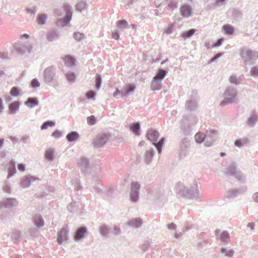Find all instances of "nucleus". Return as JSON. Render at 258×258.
<instances>
[{"label": "nucleus", "mask_w": 258, "mask_h": 258, "mask_svg": "<svg viewBox=\"0 0 258 258\" xmlns=\"http://www.w3.org/2000/svg\"><path fill=\"white\" fill-rule=\"evenodd\" d=\"M87 233L88 229L86 227L77 229L74 235V240L76 241L82 240Z\"/></svg>", "instance_id": "14"}, {"label": "nucleus", "mask_w": 258, "mask_h": 258, "mask_svg": "<svg viewBox=\"0 0 258 258\" xmlns=\"http://www.w3.org/2000/svg\"><path fill=\"white\" fill-rule=\"evenodd\" d=\"M44 156L47 161H52L54 158V150L52 148H49L47 149L44 154Z\"/></svg>", "instance_id": "38"}, {"label": "nucleus", "mask_w": 258, "mask_h": 258, "mask_svg": "<svg viewBox=\"0 0 258 258\" xmlns=\"http://www.w3.org/2000/svg\"><path fill=\"white\" fill-rule=\"evenodd\" d=\"M63 61L66 66L72 67L76 64V59L75 57L70 55H66L63 57Z\"/></svg>", "instance_id": "25"}, {"label": "nucleus", "mask_w": 258, "mask_h": 258, "mask_svg": "<svg viewBox=\"0 0 258 258\" xmlns=\"http://www.w3.org/2000/svg\"><path fill=\"white\" fill-rule=\"evenodd\" d=\"M247 190V187L245 186H242L239 188H234L229 190L227 193V197L229 199L233 198L237 196L239 194H243Z\"/></svg>", "instance_id": "18"}, {"label": "nucleus", "mask_w": 258, "mask_h": 258, "mask_svg": "<svg viewBox=\"0 0 258 258\" xmlns=\"http://www.w3.org/2000/svg\"><path fill=\"white\" fill-rule=\"evenodd\" d=\"M14 47L17 53L21 55H23L27 52L30 53L32 49V44L29 43L26 44L22 42L17 43L14 45Z\"/></svg>", "instance_id": "7"}, {"label": "nucleus", "mask_w": 258, "mask_h": 258, "mask_svg": "<svg viewBox=\"0 0 258 258\" xmlns=\"http://www.w3.org/2000/svg\"><path fill=\"white\" fill-rule=\"evenodd\" d=\"M110 232L113 233L115 235H119L121 234V231L119 227L114 225L111 227Z\"/></svg>", "instance_id": "60"}, {"label": "nucleus", "mask_w": 258, "mask_h": 258, "mask_svg": "<svg viewBox=\"0 0 258 258\" xmlns=\"http://www.w3.org/2000/svg\"><path fill=\"white\" fill-rule=\"evenodd\" d=\"M175 29L176 28L175 27L174 24H170L167 27L164 29V32L168 35L171 34L173 31L175 30Z\"/></svg>", "instance_id": "54"}, {"label": "nucleus", "mask_w": 258, "mask_h": 258, "mask_svg": "<svg viewBox=\"0 0 258 258\" xmlns=\"http://www.w3.org/2000/svg\"><path fill=\"white\" fill-rule=\"evenodd\" d=\"M142 224V220L140 218H132L127 221L126 224L128 226L135 228L141 227Z\"/></svg>", "instance_id": "20"}, {"label": "nucleus", "mask_w": 258, "mask_h": 258, "mask_svg": "<svg viewBox=\"0 0 258 258\" xmlns=\"http://www.w3.org/2000/svg\"><path fill=\"white\" fill-rule=\"evenodd\" d=\"M197 31V29L192 28L187 31L183 32L181 33V36L184 39H186L191 38Z\"/></svg>", "instance_id": "41"}, {"label": "nucleus", "mask_w": 258, "mask_h": 258, "mask_svg": "<svg viewBox=\"0 0 258 258\" xmlns=\"http://www.w3.org/2000/svg\"><path fill=\"white\" fill-rule=\"evenodd\" d=\"M178 1L175 2L172 0H170L169 4L167 5L166 8L168 10H174L177 8Z\"/></svg>", "instance_id": "58"}, {"label": "nucleus", "mask_w": 258, "mask_h": 258, "mask_svg": "<svg viewBox=\"0 0 258 258\" xmlns=\"http://www.w3.org/2000/svg\"><path fill=\"white\" fill-rule=\"evenodd\" d=\"M222 29L224 33L227 35H233L235 30L234 27L230 24L224 25Z\"/></svg>", "instance_id": "39"}, {"label": "nucleus", "mask_w": 258, "mask_h": 258, "mask_svg": "<svg viewBox=\"0 0 258 258\" xmlns=\"http://www.w3.org/2000/svg\"><path fill=\"white\" fill-rule=\"evenodd\" d=\"M11 238L14 243H19L21 240V233L20 231L16 230L12 233Z\"/></svg>", "instance_id": "46"}, {"label": "nucleus", "mask_w": 258, "mask_h": 258, "mask_svg": "<svg viewBox=\"0 0 258 258\" xmlns=\"http://www.w3.org/2000/svg\"><path fill=\"white\" fill-rule=\"evenodd\" d=\"M40 85V83H39L38 80L37 78L33 79L30 84V87L32 88H37L39 87Z\"/></svg>", "instance_id": "57"}, {"label": "nucleus", "mask_w": 258, "mask_h": 258, "mask_svg": "<svg viewBox=\"0 0 258 258\" xmlns=\"http://www.w3.org/2000/svg\"><path fill=\"white\" fill-rule=\"evenodd\" d=\"M179 193L182 196L190 200L200 199V191L196 182L194 183V186L190 187L184 186L180 188Z\"/></svg>", "instance_id": "1"}, {"label": "nucleus", "mask_w": 258, "mask_h": 258, "mask_svg": "<svg viewBox=\"0 0 258 258\" xmlns=\"http://www.w3.org/2000/svg\"><path fill=\"white\" fill-rule=\"evenodd\" d=\"M79 138V134L76 131H71L69 132L66 136L67 141L70 143L77 141Z\"/></svg>", "instance_id": "29"}, {"label": "nucleus", "mask_w": 258, "mask_h": 258, "mask_svg": "<svg viewBox=\"0 0 258 258\" xmlns=\"http://www.w3.org/2000/svg\"><path fill=\"white\" fill-rule=\"evenodd\" d=\"M95 88L96 89H99L102 85V79L100 74H97L95 76Z\"/></svg>", "instance_id": "47"}, {"label": "nucleus", "mask_w": 258, "mask_h": 258, "mask_svg": "<svg viewBox=\"0 0 258 258\" xmlns=\"http://www.w3.org/2000/svg\"><path fill=\"white\" fill-rule=\"evenodd\" d=\"M78 205L76 202H72L67 207L68 210L71 213H75L77 211Z\"/></svg>", "instance_id": "52"}, {"label": "nucleus", "mask_w": 258, "mask_h": 258, "mask_svg": "<svg viewBox=\"0 0 258 258\" xmlns=\"http://www.w3.org/2000/svg\"><path fill=\"white\" fill-rule=\"evenodd\" d=\"M258 121V114L256 110H253L247 120V124L250 127L254 126Z\"/></svg>", "instance_id": "23"}, {"label": "nucleus", "mask_w": 258, "mask_h": 258, "mask_svg": "<svg viewBox=\"0 0 258 258\" xmlns=\"http://www.w3.org/2000/svg\"><path fill=\"white\" fill-rule=\"evenodd\" d=\"M232 15L235 19H239L241 18V13L239 10L234 9L233 11Z\"/></svg>", "instance_id": "64"}, {"label": "nucleus", "mask_w": 258, "mask_h": 258, "mask_svg": "<svg viewBox=\"0 0 258 258\" xmlns=\"http://www.w3.org/2000/svg\"><path fill=\"white\" fill-rule=\"evenodd\" d=\"M251 76L253 77H258V66L253 67L250 71Z\"/></svg>", "instance_id": "62"}, {"label": "nucleus", "mask_w": 258, "mask_h": 258, "mask_svg": "<svg viewBox=\"0 0 258 258\" xmlns=\"http://www.w3.org/2000/svg\"><path fill=\"white\" fill-rule=\"evenodd\" d=\"M8 165L7 178H10L16 173V162L14 160H11Z\"/></svg>", "instance_id": "24"}, {"label": "nucleus", "mask_w": 258, "mask_h": 258, "mask_svg": "<svg viewBox=\"0 0 258 258\" xmlns=\"http://www.w3.org/2000/svg\"><path fill=\"white\" fill-rule=\"evenodd\" d=\"M198 122V119L194 115H190L184 117L181 122V130L185 136H188L191 132V125L196 124Z\"/></svg>", "instance_id": "3"}, {"label": "nucleus", "mask_w": 258, "mask_h": 258, "mask_svg": "<svg viewBox=\"0 0 258 258\" xmlns=\"http://www.w3.org/2000/svg\"><path fill=\"white\" fill-rule=\"evenodd\" d=\"M248 142V139L245 138L243 139H237L234 142V145L236 147L240 148L242 147L244 145L246 144Z\"/></svg>", "instance_id": "48"}, {"label": "nucleus", "mask_w": 258, "mask_h": 258, "mask_svg": "<svg viewBox=\"0 0 258 258\" xmlns=\"http://www.w3.org/2000/svg\"><path fill=\"white\" fill-rule=\"evenodd\" d=\"M165 137H163L161 138L159 140H158L156 142V144H154V146L156 148L158 153L159 154H161L162 150V147L165 144Z\"/></svg>", "instance_id": "33"}, {"label": "nucleus", "mask_w": 258, "mask_h": 258, "mask_svg": "<svg viewBox=\"0 0 258 258\" xmlns=\"http://www.w3.org/2000/svg\"><path fill=\"white\" fill-rule=\"evenodd\" d=\"M214 137L210 135H206L205 136V144L206 147H210L212 145L214 140Z\"/></svg>", "instance_id": "53"}, {"label": "nucleus", "mask_w": 258, "mask_h": 258, "mask_svg": "<svg viewBox=\"0 0 258 258\" xmlns=\"http://www.w3.org/2000/svg\"><path fill=\"white\" fill-rule=\"evenodd\" d=\"M146 137L154 145L160 137L159 133L156 130L150 128L146 133Z\"/></svg>", "instance_id": "12"}, {"label": "nucleus", "mask_w": 258, "mask_h": 258, "mask_svg": "<svg viewBox=\"0 0 258 258\" xmlns=\"http://www.w3.org/2000/svg\"><path fill=\"white\" fill-rule=\"evenodd\" d=\"M168 72V70L162 68L159 69L156 72V75L155 78L162 81L167 74Z\"/></svg>", "instance_id": "31"}, {"label": "nucleus", "mask_w": 258, "mask_h": 258, "mask_svg": "<svg viewBox=\"0 0 258 258\" xmlns=\"http://www.w3.org/2000/svg\"><path fill=\"white\" fill-rule=\"evenodd\" d=\"M3 207L6 208H12L14 206V199L7 198L3 201Z\"/></svg>", "instance_id": "49"}, {"label": "nucleus", "mask_w": 258, "mask_h": 258, "mask_svg": "<svg viewBox=\"0 0 258 258\" xmlns=\"http://www.w3.org/2000/svg\"><path fill=\"white\" fill-rule=\"evenodd\" d=\"M112 38L118 40L120 38V31L118 29H116L111 33Z\"/></svg>", "instance_id": "61"}, {"label": "nucleus", "mask_w": 258, "mask_h": 258, "mask_svg": "<svg viewBox=\"0 0 258 258\" xmlns=\"http://www.w3.org/2000/svg\"><path fill=\"white\" fill-rule=\"evenodd\" d=\"M226 175L230 176H234L238 180L242 179V174L240 171H237V166L235 163H230L226 168L225 172Z\"/></svg>", "instance_id": "8"}, {"label": "nucleus", "mask_w": 258, "mask_h": 258, "mask_svg": "<svg viewBox=\"0 0 258 258\" xmlns=\"http://www.w3.org/2000/svg\"><path fill=\"white\" fill-rule=\"evenodd\" d=\"M87 123L90 125H93L97 122V118L94 115H91L87 118Z\"/></svg>", "instance_id": "56"}, {"label": "nucleus", "mask_w": 258, "mask_h": 258, "mask_svg": "<svg viewBox=\"0 0 258 258\" xmlns=\"http://www.w3.org/2000/svg\"><path fill=\"white\" fill-rule=\"evenodd\" d=\"M55 124L54 121L48 120L46 121H44L41 126V130H44L47 129L48 127H52Z\"/></svg>", "instance_id": "50"}, {"label": "nucleus", "mask_w": 258, "mask_h": 258, "mask_svg": "<svg viewBox=\"0 0 258 258\" xmlns=\"http://www.w3.org/2000/svg\"><path fill=\"white\" fill-rule=\"evenodd\" d=\"M185 107L188 111L191 112L196 109L198 107V104L195 100H187L185 104Z\"/></svg>", "instance_id": "27"}, {"label": "nucleus", "mask_w": 258, "mask_h": 258, "mask_svg": "<svg viewBox=\"0 0 258 258\" xmlns=\"http://www.w3.org/2000/svg\"><path fill=\"white\" fill-rule=\"evenodd\" d=\"M222 254H224L225 256L227 257H232L234 254V250L232 249H228L226 247H223L221 249Z\"/></svg>", "instance_id": "51"}, {"label": "nucleus", "mask_w": 258, "mask_h": 258, "mask_svg": "<svg viewBox=\"0 0 258 258\" xmlns=\"http://www.w3.org/2000/svg\"><path fill=\"white\" fill-rule=\"evenodd\" d=\"M141 185L138 181H133L131 184L130 198L132 202L136 203L139 199Z\"/></svg>", "instance_id": "6"}, {"label": "nucleus", "mask_w": 258, "mask_h": 258, "mask_svg": "<svg viewBox=\"0 0 258 258\" xmlns=\"http://www.w3.org/2000/svg\"><path fill=\"white\" fill-rule=\"evenodd\" d=\"M22 90L17 86H13L10 90V94L13 97H18L22 95Z\"/></svg>", "instance_id": "44"}, {"label": "nucleus", "mask_w": 258, "mask_h": 258, "mask_svg": "<svg viewBox=\"0 0 258 258\" xmlns=\"http://www.w3.org/2000/svg\"><path fill=\"white\" fill-rule=\"evenodd\" d=\"M21 102L19 101H14L8 105V113L9 114H15L19 109Z\"/></svg>", "instance_id": "21"}, {"label": "nucleus", "mask_w": 258, "mask_h": 258, "mask_svg": "<svg viewBox=\"0 0 258 258\" xmlns=\"http://www.w3.org/2000/svg\"><path fill=\"white\" fill-rule=\"evenodd\" d=\"M37 180H39L38 177H36L31 175H27L22 178L21 184L24 187H28L31 185L32 182Z\"/></svg>", "instance_id": "19"}, {"label": "nucleus", "mask_w": 258, "mask_h": 258, "mask_svg": "<svg viewBox=\"0 0 258 258\" xmlns=\"http://www.w3.org/2000/svg\"><path fill=\"white\" fill-rule=\"evenodd\" d=\"M189 140L187 138H184L182 139L180 144L181 155H185L186 149L188 147V144Z\"/></svg>", "instance_id": "36"}, {"label": "nucleus", "mask_w": 258, "mask_h": 258, "mask_svg": "<svg viewBox=\"0 0 258 258\" xmlns=\"http://www.w3.org/2000/svg\"><path fill=\"white\" fill-rule=\"evenodd\" d=\"M111 231V227L108 226L103 224L100 226L99 232L102 236L107 235Z\"/></svg>", "instance_id": "43"}, {"label": "nucleus", "mask_w": 258, "mask_h": 258, "mask_svg": "<svg viewBox=\"0 0 258 258\" xmlns=\"http://www.w3.org/2000/svg\"><path fill=\"white\" fill-rule=\"evenodd\" d=\"M69 231L67 228L60 229L57 233V241L59 244L61 245L68 240Z\"/></svg>", "instance_id": "10"}, {"label": "nucleus", "mask_w": 258, "mask_h": 258, "mask_svg": "<svg viewBox=\"0 0 258 258\" xmlns=\"http://www.w3.org/2000/svg\"><path fill=\"white\" fill-rule=\"evenodd\" d=\"M237 96V90L234 87H228L223 94V100L220 102V105L223 107L226 105L235 103Z\"/></svg>", "instance_id": "2"}, {"label": "nucleus", "mask_w": 258, "mask_h": 258, "mask_svg": "<svg viewBox=\"0 0 258 258\" xmlns=\"http://www.w3.org/2000/svg\"><path fill=\"white\" fill-rule=\"evenodd\" d=\"M33 222L34 225L37 228L40 229L44 225V221L41 215L36 214L33 216Z\"/></svg>", "instance_id": "22"}, {"label": "nucleus", "mask_w": 258, "mask_h": 258, "mask_svg": "<svg viewBox=\"0 0 258 258\" xmlns=\"http://www.w3.org/2000/svg\"><path fill=\"white\" fill-rule=\"evenodd\" d=\"M56 73V68L54 66H49L43 71V80L47 85H50L55 79Z\"/></svg>", "instance_id": "5"}, {"label": "nucleus", "mask_w": 258, "mask_h": 258, "mask_svg": "<svg viewBox=\"0 0 258 258\" xmlns=\"http://www.w3.org/2000/svg\"><path fill=\"white\" fill-rule=\"evenodd\" d=\"M252 50L250 49H246L245 47H242L240 49V55L246 64L252 61Z\"/></svg>", "instance_id": "13"}, {"label": "nucleus", "mask_w": 258, "mask_h": 258, "mask_svg": "<svg viewBox=\"0 0 258 258\" xmlns=\"http://www.w3.org/2000/svg\"><path fill=\"white\" fill-rule=\"evenodd\" d=\"M162 81L154 78L151 82V88L153 91L159 90L162 88Z\"/></svg>", "instance_id": "32"}, {"label": "nucleus", "mask_w": 258, "mask_h": 258, "mask_svg": "<svg viewBox=\"0 0 258 258\" xmlns=\"http://www.w3.org/2000/svg\"><path fill=\"white\" fill-rule=\"evenodd\" d=\"M73 36L74 39L78 41L82 40L84 38V34L79 32H75Z\"/></svg>", "instance_id": "59"}, {"label": "nucleus", "mask_w": 258, "mask_h": 258, "mask_svg": "<svg viewBox=\"0 0 258 258\" xmlns=\"http://www.w3.org/2000/svg\"><path fill=\"white\" fill-rule=\"evenodd\" d=\"M80 169L82 173L86 174L90 168V160L85 157H82L79 163Z\"/></svg>", "instance_id": "15"}, {"label": "nucleus", "mask_w": 258, "mask_h": 258, "mask_svg": "<svg viewBox=\"0 0 258 258\" xmlns=\"http://www.w3.org/2000/svg\"><path fill=\"white\" fill-rule=\"evenodd\" d=\"M65 77L67 81L70 84H73L76 82L77 79V76L73 72L69 71L65 74Z\"/></svg>", "instance_id": "34"}, {"label": "nucleus", "mask_w": 258, "mask_h": 258, "mask_svg": "<svg viewBox=\"0 0 258 258\" xmlns=\"http://www.w3.org/2000/svg\"><path fill=\"white\" fill-rule=\"evenodd\" d=\"M47 15L45 13L38 14L37 16L36 21L38 25L40 26L45 24L47 20Z\"/></svg>", "instance_id": "37"}, {"label": "nucleus", "mask_w": 258, "mask_h": 258, "mask_svg": "<svg viewBox=\"0 0 258 258\" xmlns=\"http://www.w3.org/2000/svg\"><path fill=\"white\" fill-rule=\"evenodd\" d=\"M63 10L65 12L64 17L58 19L56 22V25L62 28L68 26L70 24L73 15V10L70 6L64 5L63 7Z\"/></svg>", "instance_id": "4"}, {"label": "nucleus", "mask_w": 258, "mask_h": 258, "mask_svg": "<svg viewBox=\"0 0 258 258\" xmlns=\"http://www.w3.org/2000/svg\"><path fill=\"white\" fill-rule=\"evenodd\" d=\"M131 131L136 136H139L141 135V124L137 121L132 123L130 125Z\"/></svg>", "instance_id": "28"}, {"label": "nucleus", "mask_w": 258, "mask_h": 258, "mask_svg": "<svg viewBox=\"0 0 258 258\" xmlns=\"http://www.w3.org/2000/svg\"><path fill=\"white\" fill-rule=\"evenodd\" d=\"M111 137L109 133H103L98 135L93 142V145L96 148H102L105 146Z\"/></svg>", "instance_id": "9"}, {"label": "nucleus", "mask_w": 258, "mask_h": 258, "mask_svg": "<svg viewBox=\"0 0 258 258\" xmlns=\"http://www.w3.org/2000/svg\"><path fill=\"white\" fill-rule=\"evenodd\" d=\"M215 234L217 238L220 240L222 242L227 244L229 242L230 237L229 232L224 230L221 231V230L218 229L215 231Z\"/></svg>", "instance_id": "11"}, {"label": "nucleus", "mask_w": 258, "mask_h": 258, "mask_svg": "<svg viewBox=\"0 0 258 258\" xmlns=\"http://www.w3.org/2000/svg\"><path fill=\"white\" fill-rule=\"evenodd\" d=\"M122 96L123 98L127 97L130 94L133 93L136 89V86L134 84L128 83L126 86L122 88Z\"/></svg>", "instance_id": "17"}, {"label": "nucleus", "mask_w": 258, "mask_h": 258, "mask_svg": "<svg viewBox=\"0 0 258 258\" xmlns=\"http://www.w3.org/2000/svg\"><path fill=\"white\" fill-rule=\"evenodd\" d=\"M39 103L38 99L37 97H29L25 102V105L30 108L34 107Z\"/></svg>", "instance_id": "30"}, {"label": "nucleus", "mask_w": 258, "mask_h": 258, "mask_svg": "<svg viewBox=\"0 0 258 258\" xmlns=\"http://www.w3.org/2000/svg\"><path fill=\"white\" fill-rule=\"evenodd\" d=\"M179 10L180 15L184 18H188L192 15V9L189 4L182 5Z\"/></svg>", "instance_id": "16"}, {"label": "nucleus", "mask_w": 258, "mask_h": 258, "mask_svg": "<svg viewBox=\"0 0 258 258\" xmlns=\"http://www.w3.org/2000/svg\"><path fill=\"white\" fill-rule=\"evenodd\" d=\"M59 38V32L55 29L50 30L47 36V40L49 42H52Z\"/></svg>", "instance_id": "26"}, {"label": "nucleus", "mask_w": 258, "mask_h": 258, "mask_svg": "<svg viewBox=\"0 0 258 258\" xmlns=\"http://www.w3.org/2000/svg\"><path fill=\"white\" fill-rule=\"evenodd\" d=\"M88 5L86 1L82 0L79 2L76 6V10L78 12H82L83 11L86 10Z\"/></svg>", "instance_id": "40"}, {"label": "nucleus", "mask_w": 258, "mask_h": 258, "mask_svg": "<svg viewBox=\"0 0 258 258\" xmlns=\"http://www.w3.org/2000/svg\"><path fill=\"white\" fill-rule=\"evenodd\" d=\"M116 26L120 29H129V24L124 19L118 20L116 23Z\"/></svg>", "instance_id": "45"}, {"label": "nucleus", "mask_w": 258, "mask_h": 258, "mask_svg": "<svg viewBox=\"0 0 258 258\" xmlns=\"http://www.w3.org/2000/svg\"><path fill=\"white\" fill-rule=\"evenodd\" d=\"M206 135L201 132H199L196 134L195 136V139L196 142L198 144H201L203 142H205Z\"/></svg>", "instance_id": "42"}, {"label": "nucleus", "mask_w": 258, "mask_h": 258, "mask_svg": "<svg viewBox=\"0 0 258 258\" xmlns=\"http://www.w3.org/2000/svg\"><path fill=\"white\" fill-rule=\"evenodd\" d=\"M96 95V93L95 91L89 90L86 93L85 96L89 100H93L95 99Z\"/></svg>", "instance_id": "55"}, {"label": "nucleus", "mask_w": 258, "mask_h": 258, "mask_svg": "<svg viewBox=\"0 0 258 258\" xmlns=\"http://www.w3.org/2000/svg\"><path fill=\"white\" fill-rule=\"evenodd\" d=\"M155 155V152L153 149L147 150L146 151L145 155V161L147 164H150Z\"/></svg>", "instance_id": "35"}, {"label": "nucleus", "mask_w": 258, "mask_h": 258, "mask_svg": "<svg viewBox=\"0 0 258 258\" xmlns=\"http://www.w3.org/2000/svg\"><path fill=\"white\" fill-rule=\"evenodd\" d=\"M52 137L58 138L62 136V132L59 130H55L52 134Z\"/></svg>", "instance_id": "63"}]
</instances>
